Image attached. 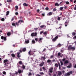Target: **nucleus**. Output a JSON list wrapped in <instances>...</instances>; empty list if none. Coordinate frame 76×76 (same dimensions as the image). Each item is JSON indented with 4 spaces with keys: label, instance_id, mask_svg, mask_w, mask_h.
Segmentation results:
<instances>
[{
    "label": "nucleus",
    "instance_id": "36",
    "mask_svg": "<svg viewBox=\"0 0 76 76\" xmlns=\"http://www.w3.org/2000/svg\"><path fill=\"white\" fill-rule=\"evenodd\" d=\"M48 63H50V62H51V60H48L47 61Z\"/></svg>",
    "mask_w": 76,
    "mask_h": 76
},
{
    "label": "nucleus",
    "instance_id": "62",
    "mask_svg": "<svg viewBox=\"0 0 76 76\" xmlns=\"http://www.w3.org/2000/svg\"><path fill=\"white\" fill-rule=\"evenodd\" d=\"M36 76H41L39 75H36Z\"/></svg>",
    "mask_w": 76,
    "mask_h": 76
},
{
    "label": "nucleus",
    "instance_id": "47",
    "mask_svg": "<svg viewBox=\"0 0 76 76\" xmlns=\"http://www.w3.org/2000/svg\"><path fill=\"white\" fill-rule=\"evenodd\" d=\"M65 60H66V58H63V59H62V61H64Z\"/></svg>",
    "mask_w": 76,
    "mask_h": 76
},
{
    "label": "nucleus",
    "instance_id": "30",
    "mask_svg": "<svg viewBox=\"0 0 76 76\" xmlns=\"http://www.w3.org/2000/svg\"><path fill=\"white\" fill-rule=\"evenodd\" d=\"M63 7H61L60 8V10H63Z\"/></svg>",
    "mask_w": 76,
    "mask_h": 76
},
{
    "label": "nucleus",
    "instance_id": "32",
    "mask_svg": "<svg viewBox=\"0 0 76 76\" xmlns=\"http://www.w3.org/2000/svg\"><path fill=\"white\" fill-rule=\"evenodd\" d=\"M66 4H69V3H70L69 2L67 1L66 2Z\"/></svg>",
    "mask_w": 76,
    "mask_h": 76
},
{
    "label": "nucleus",
    "instance_id": "55",
    "mask_svg": "<svg viewBox=\"0 0 76 76\" xmlns=\"http://www.w3.org/2000/svg\"><path fill=\"white\" fill-rule=\"evenodd\" d=\"M42 15L43 16H45V14L44 13L43 14H42Z\"/></svg>",
    "mask_w": 76,
    "mask_h": 76
},
{
    "label": "nucleus",
    "instance_id": "20",
    "mask_svg": "<svg viewBox=\"0 0 76 76\" xmlns=\"http://www.w3.org/2000/svg\"><path fill=\"white\" fill-rule=\"evenodd\" d=\"M55 6H59V4H58V3H56L55 5Z\"/></svg>",
    "mask_w": 76,
    "mask_h": 76
},
{
    "label": "nucleus",
    "instance_id": "8",
    "mask_svg": "<svg viewBox=\"0 0 76 76\" xmlns=\"http://www.w3.org/2000/svg\"><path fill=\"white\" fill-rule=\"evenodd\" d=\"M17 54H18V57H20V53L18 52L17 53Z\"/></svg>",
    "mask_w": 76,
    "mask_h": 76
},
{
    "label": "nucleus",
    "instance_id": "15",
    "mask_svg": "<svg viewBox=\"0 0 76 76\" xmlns=\"http://www.w3.org/2000/svg\"><path fill=\"white\" fill-rule=\"evenodd\" d=\"M22 22H23V21L22 20H20L18 21V23H22Z\"/></svg>",
    "mask_w": 76,
    "mask_h": 76
},
{
    "label": "nucleus",
    "instance_id": "9",
    "mask_svg": "<svg viewBox=\"0 0 76 76\" xmlns=\"http://www.w3.org/2000/svg\"><path fill=\"white\" fill-rule=\"evenodd\" d=\"M61 74H62L61 72L60 71L58 72V75L59 76H61Z\"/></svg>",
    "mask_w": 76,
    "mask_h": 76
},
{
    "label": "nucleus",
    "instance_id": "53",
    "mask_svg": "<svg viewBox=\"0 0 76 76\" xmlns=\"http://www.w3.org/2000/svg\"><path fill=\"white\" fill-rule=\"evenodd\" d=\"M40 75H44V73L40 72Z\"/></svg>",
    "mask_w": 76,
    "mask_h": 76
},
{
    "label": "nucleus",
    "instance_id": "43",
    "mask_svg": "<svg viewBox=\"0 0 76 76\" xmlns=\"http://www.w3.org/2000/svg\"><path fill=\"white\" fill-rule=\"evenodd\" d=\"M72 35H76V33H72Z\"/></svg>",
    "mask_w": 76,
    "mask_h": 76
},
{
    "label": "nucleus",
    "instance_id": "42",
    "mask_svg": "<svg viewBox=\"0 0 76 76\" xmlns=\"http://www.w3.org/2000/svg\"><path fill=\"white\" fill-rule=\"evenodd\" d=\"M32 75V73H31V72H29L28 73V76H31V75Z\"/></svg>",
    "mask_w": 76,
    "mask_h": 76
},
{
    "label": "nucleus",
    "instance_id": "22",
    "mask_svg": "<svg viewBox=\"0 0 76 76\" xmlns=\"http://www.w3.org/2000/svg\"><path fill=\"white\" fill-rule=\"evenodd\" d=\"M19 73H22V71L20 70V69H19L18 70Z\"/></svg>",
    "mask_w": 76,
    "mask_h": 76
},
{
    "label": "nucleus",
    "instance_id": "16",
    "mask_svg": "<svg viewBox=\"0 0 76 76\" xmlns=\"http://www.w3.org/2000/svg\"><path fill=\"white\" fill-rule=\"evenodd\" d=\"M35 43V41L34 40H33L32 41V44H34Z\"/></svg>",
    "mask_w": 76,
    "mask_h": 76
},
{
    "label": "nucleus",
    "instance_id": "13",
    "mask_svg": "<svg viewBox=\"0 0 76 76\" xmlns=\"http://www.w3.org/2000/svg\"><path fill=\"white\" fill-rule=\"evenodd\" d=\"M25 42L26 44H28V43H29V40H26L25 41Z\"/></svg>",
    "mask_w": 76,
    "mask_h": 76
},
{
    "label": "nucleus",
    "instance_id": "57",
    "mask_svg": "<svg viewBox=\"0 0 76 76\" xmlns=\"http://www.w3.org/2000/svg\"><path fill=\"white\" fill-rule=\"evenodd\" d=\"M13 20H14V18H12L11 19V21H13Z\"/></svg>",
    "mask_w": 76,
    "mask_h": 76
},
{
    "label": "nucleus",
    "instance_id": "64",
    "mask_svg": "<svg viewBox=\"0 0 76 76\" xmlns=\"http://www.w3.org/2000/svg\"><path fill=\"white\" fill-rule=\"evenodd\" d=\"M74 67H75V68H76V64H75V65Z\"/></svg>",
    "mask_w": 76,
    "mask_h": 76
},
{
    "label": "nucleus",
    "instance_id": "12",
    "mask_svg": "<svg viewBox=\"0 0 76 76\" xmlns=\"http://www.w3.org/2000/svg\"><path fill=\"white\" fill-rule=\"evenodd\" d=\"M52 15V12H50L47 15L48 16H51V15Z\"/></svg>",
    "mask_w": 76,
    "mask_h": 76
},
{
    "label": "nucleus",
    "instance_id": "41",
    "mask_svg": "<svg viewBox=\"0 0 76 76\" xmlns=\"http://www.w3.org/2000/svg\"><path fill=\"white\" fill-rule=\"evenodd\" d=\"M12 25L15 26V23H12Z\"/></svg>",
    "mask_w": 76,
    "mask_h": 76
},
{
    "label": "nucleus",
    "instance_id": "50",
    "mask_svg": "<svg viewBox=\"0 0 76 76\" xmlns=\"http://www.w3.org/2000/svg\"><path fill=\"white\" fill-rule=\"evenodd\" d=\"M38 38H36L35 39V40L36 41H38Z\"/></svg>",
    "mask_w": 76,
    "mask_h": 76
},
{
    "label": "nucleus",
    "instance_id": "6",
    "mask_svg": "<svg viewBox=\"0 0 76 76\" xmlns=\"http://www.w3.org/2000/svg\"><path fill=\"white\" fill-rule=\"evenodd\" d=\"M69 61L66 60V61H65L64 64H67L68 63H69Z\"/></svg>",
    "mask_w": 76,
    "mask_h": 76
},
{
    "label": "nucleus",
    "instance_id": "38",
    "mask_svg": "<svg viewBox=\"0 0 76 76\" xmlns=\"http://www.w3.org/2000/svg\"><path fill=\"white\" fill-rule=\"evenodd\" d=\"M25 66L24 65H23V69H25Z\"/></svg>",
    "mask_w": 76,
    "mask_h": 76
},
{
    "label": "nucleus",
    "instance_id": "59",
    "mask_svg": "<svg viewBox=\"0 0 76 76\" xmlns=\"http://www.w3.org/2000/svg\"><path fill=\"white\" fill-rule=\"evenodd\" d=\"M7 2H10V0H7Z\"/></svg>",
    "mask_w": 76,
    "mask_h": 76
},
{
    "label": "nucleus",
    "instance_id": "19",
    "mask_svg": "<svg viewBox=\"0 0 76 76\" xmlns=\"http://www.w3.org/2000/svg\"><path fill=\"white\" fill-rule=\"evenodd\" d=\"M23 5L25 6H28V4H26V3H24L23 4Z\"/></svg>",
    "mask_w": 76,
    "mask_h": 76
},
{
    "label": "nucleus",
    "instance_id": "35",
    "mask_svg": "<svg viewBox=\"0 0 76 76\" xmlns=\"http://www.w3.org/2000/svg\"><path fill=\"white\" fill-rule=\"evenodd\" d=\"M42 39H43V38H41L39 39V41H41V40H42Z\"/></svg>",
    "mask_w": 76,
    "mask_h": 76
},
{
    "label": "nucleus",
    "instance_id": "1",
    "mask_svg": "<svg viewBox=\"0 0 76 76\" xmlns=\"http://www.w3.org/2000/svg\"><path fill=\"white\" fill-rule=\"evenodd\" d=\"M68 50H75V48L74 47H72V45H70L68 48Z\"/></svg>",
    "mask_w": 76,
    "mask_h": 76
},
{
    "label": "nucleus",
    "instance_id": "39",
    "mask_svg": "<svg viewBox=\"0 0 76 76\" xmlns=\"http://www.w3.org/2000/svg\"><path fill=\"white\" fill-rule=\"evenodd\" d=\"M15 14L16 15H18V14H19V13H18V12H17L15 13Z\"/></svg>",
    "mask_w": 76,
    "mask_h": 76
},
{
    "label": "nucleus",
    "instance_id": "3",
    "mask_svg": "<svg viewBox=\"0 0 76 76\" xmlns=\"http://www.w3.org/2000/svg\"><path fill=\"white\" fill-rule=\"evenodd\" d=\"M53 68L51 67L49 69V72H50V73H53Z\"/></svg>",
    "mask_w": 76,
    "mask_h": 76
},
{
    "label": "nucleus",
    "instance_id": "10",
    "mask_svg": "<svg viewBox=\"0 0 76 76\" xmlns=\"http://www.w3.org/2000/svg\"><path fill=\"white\" fill-rule=\"evenodd\" d=\"M9 63H5L4 64V66H6V67H7L8 66H9Z\"/></svg>",
    "mask_w": 76,
    "mask_h": 76
},
{
    "label": "nucleus",
    "instance_id": "60",
    "mask_svg": "<svg viewBox=\"0 0 76 76\" xmlns=\"http://www.w3.org/2000/svg\"><path fill=\"white\" fill-rule=\"evenodd\" d=\"M74 10H76V5H75V7L74 8Z\"/></svg>",
    "mask_w": 76,
    "mask_h": 76
},
{
    "label": "nucleus",
    "instance_id": "44",
    "mask_svg": "<svg viewBox=\"0 0 76 76\" xmlns=\"http://www.w3.org/2000/svg\"><path fill=\"white\" fill-rule=\"evenodd\" d=\"M53 57H54V56L52 55V56H50V58H53Z\"/></svg>",
    "mask_w": 76,
    "mask_h": 76
},
{
    "label": "nucleus",
    "instance_id": "52",
    "mask_svg": "<svg viewBox=\"0 0 76 76\" xmlns=\"http://www.w3.org/2000/svg\"><path fill=\"white\" fill-rule=\"evenodd\" d=\"M56 9L54 8V9H53V11H56Z\"/></svg>",
    "mask_w": 76,
    "mask_h": 76
},
{
    "label": "nucleus",
    "instance_id": "4",
    "mask_svg": "<svg viewBox=\"0 0 76 76\" xmlns=\"http://www.w3.org/2000/svg\"><path fill=\"white\" fill-rule=\"evenodd\" d=\"M1 39H4V41H6V37H4L3 36H1Z\"/></svg>",
    "mask_w": 76,
    "mask_h": 76
},
{
    "label": "nucleus",
    "instance_id": "51",
    "mask_svg": "<svg viewBox=\"0 0 76 76\" xmlns=\"http://www.w3.org/2000/svg\"><path fill=\"white\" fill-rule=\"evenodd\" d=\"M60 54H61V53H58V56H60Z\"/></svg>",
    "mask_w": 76,
    "mask_h": 76
},
{
    "label": "nucleus",
    "instance_id": "61",
    "mask_svg": "<svg viewBox=\"0 0 76 76\" xmlns=\"http://www.w3.org/2000/svg\"><path fill=\"white\" fill-rule=\"evenodd\" d=\"M18 72H16V73L15 74H16V75H18Z\"/></svg>",
    "mask_w": 76,
    "mask_h": 76
},
{
    "label": "nucleus",
    "instance_id": "18",
    "mask_svg": "<svg viewBox=\"0 0 76 76\" xmlns=\"http://www.w3.org/2000/svg\"><path fill=\"white\" fill-rule=\"evenodd\" d=\"M10 12L9 11H7V13L6 14V16H7V15H9V14Z\"/></svg>",
    "mask_w": 76,
    "mask_h": 76
},
{
    "label": "nucleus",
    "instance_id": "26",
    "mask_svg": "<svg viewBox=\"0 0 76 76\" xmlns=\"http://www.w3.org/2000/svg\"><path fill=\"white\" fill-rule=\"evenodd\" d=\"M26 49L25 48H23V51H26Z\"/></svg>",
    "mask_w": 76,
    "mask_h": 76
},
{
    "label": "nucleus",
    "instance_id": "2",
    "mask_svg": "<svg viewBox=\"0 0 76 76\" xmlns=\"http://www.w3.org/2000/svg\"><path fill=\"white\" fill-rule=\"evenodd\" d=\"M72 73H73V72L72 71H70L69 72H67L65 75L64 76H70V75H72Z\"/></svg>",
    "mask_w": 76,
    "mask_h": 76
},
{
    "label": "nucleus",
    "instance_id": "33",
    "mask_svg": "<svg viewBox=\"0 0 76 76\" xmlns=\"http://www.w3.org/2000/svg\"><path fill=\"white\" fill-rule=\"evenodd\" d=\"M12 57H15V54H12Z\"/></svg>",
    "mask_w": 76,
    "mask_h": 76
},
{
    "label": "nucleus",
    "instance_id": "5",
    "mask_svg": "<svg viewBox=\"0 0 76 76\" xmlns=\"http://www.w3.org/2000/svg\"><path fill=\"white\" fill-rule=\"evenodd\" d=\"M37 35V33H33L31 34V36L32 37H34V36H36Z\"/></svg>",
    "mask_w": 76,
    "mask_h": 76
},
{
    "label": "nucleus",
    "instance_id": "7",
    "mask_svg": "<svg viewBox=\"0 0 76 76\" xmlns=\"http://www.w3.org/2000/svg\"><path fill=\"white\" fill-rule=\"evenodd\" d=\"M58 38V37L57 36L55 38L53 39V41H56V39H57Z\"/></svg>",
    "mask_w": 76,
    "mask_h": 76
},
{
    "label": "nucleus",
    "instance_id": "37",
    "mask_svg": "<svg viewBox=\"0 0 76 76\" xmlns=\"http://www.w3.org/2000/svg\"><path fill=\"white\" fill-rule=\"evenodd\" d=\"M6 73V72L5 71H3V74H4V75H5Z\"/></svg>",
    "mask_w": 76,
    "mask_h": 76
},
{
    "label": "nucleus",
    "instance_id": "45",
    "mask_svg": "<svg viewBox=\"0 0 76 76\" xmlns=\"http://www.w3.org/2000/svg\"><path fill=\"white\" fill-rule=\"evenodd\" d=\"M58 46H59V47H61V45L60 44H59L58 45Z\"/></svg>",
    "mask_w": 76,
    "mask_h": 76
},
{
    "label": "nucleus",
    "instance_id": "58",
    "mask_svg": "<svg viewBox=\"0 0 76 76\" xmlns=\"http://www.w3.org/2000/svg\"><path fill=\"white\" fill-rule=\"evenodd\" d=\"M42 33H43V31L40 32V34H42Z\"/></svg>",
    "mask_w": 76,
    "mask_h": 76
},
{
    "label": "nucleus",
    "instance_id": "11",
    "mask_svg": "<svg viewBox=\"0 0 76 76\" xmlns=\"http://www.w3.org/2000/svg\"><path fill=\"white\" fill-rule=\"evenodd\" d=\"M68 68H71L72 67V64H70L68 66H67Z\"/></svg>",
    "mask_w": 76,
    "mask_h": 76
},
{
    "label": "nucleus",
    "instance_id": "25",
    "mask_svg": "<svg viewBox=\"0 0 76 76\" xmlns=\"http://www.w3.org/2000/svg\"><path fill=\"white\" fill-rule=\"evenodd\" d=\"M7 36H10V32H8L7 33Z\"/></svg>",
    "mask_w": 76,
    "mask_h": 76
},
{
    "label": "nucleus",
    "instance_id": "49",
    "mask_svg": "<svg viewBox=\"0 0 76 76\" xmlns=\"http://www.w3.org/2000/svg\"><path fill=\"white\" fill-rule=\"evenodd\" d=\"M58 20H60V17H58L57 19Z\"/></svg>",
    "mask_w": 76,
    "mask_h": 76
},
{
    "label": "nucleus",
    "instance_id": "54",
    "mask_svg": "<svg viewBox=\"0 0 76 76\" xmlns=\"http://www.w3.org/2000/svg\"><path fill=\"white\" fill-rule=\"evenodd\" d=\"M34 30H35V31H37V29H38V28H34Z\"/></svg>",
    "mask_w": 76,
    "mask_h": 76
},
{
    "label": "nucleus",
    "instance_id": "14",
    "mask_svg": "<svg viewBox=\"0 0 76 76\" xmlns=\"http://www.w3.org/2000/svg\"><path fill=\"white\" fill-rule=\"evenodd\" d=\"M8 61V60L7 59H5L4 61V63H6Z\"/></svg>",
    "mask_w": 76,
    "mask_h": 76
},
{
    "label": "nucleus",
    "instance_id": "34",
    "mask_svg": "<svg viewBox=\"0 0 76 76\" xmlns=\"http://www.w3.org/2000/svg\"><path fill=\"white\" fill-rule=\"evenodd\" d=\"M44 26H45L43 25H42V26H40V28H42L43 27H44Z\"/></svg>",
    "mask_w": 76,
    "mask_h": 76
},
{
    "label": "nucleus",
    "instance_id": "56",
    "mask_svg": "<svg viewBox=\"0 0 76 76\" xmlns=\"http://www.w3.org/2000/svg\"><path fill=\"white\" fill-rule=\"evenodd\" d=\"M46 10H48V8L47 7L45 8Z\"/></svg>",
    "mask_w": 76,
    "mask_h": 76
},
{
    "label": "nucleus",
    "instance_id": "24",
    "mask_svg": "<svg viewBox=\"0 0 76 76\" xmlns=\"http://www.w3.org/2000/svg\"><path fill=\"white\" fill-rule=\"evenodd\" d=\"M60 63L61 66H63V61H61Z\"/></svg>",
    "mask_w": 76,
    "mask_h": 76
},
{
    "label": "nucleus",
    "instance_id": "63",
    "mask_svg": "<svg viewBox=\"0 0 76 76\" xmlns=\"http://www.w3.org/2000/svg\"><path fill=\"white\" fill-rule=\"evenodd\" d=\"M74 3H76V1H74Z\"/></svg>",
    "mask_w": 76,
    "mask_h": 76
},
{
    "label": "nucleus",
    "instance_id": "27",
    "mask_svg": "<svg viewBox=\"0 0 76 76\" xmlns=\"http://www.w3.org/2000/svg\"><path fill=\"white\" fill-rule=\"evenodd\" d=\"M1 21H4V18H2L1 19Z\"/></svg>",
    "mask_w": 76,
    "mask_h": 76
},
{
    "label": "nucleus",
    "instance_id": "21",
    "mask_svg": "<svg viewBox=\"0 0 76 76\" xmlns=\"http://www.w3.org/2000/svg\"><path fill=\"white\" fill-rule=\"evenodd\" d=\"M15 8H16V9H15V10H18V6H15Z\"/></svg>",
    "mask_w": 76,
    "mask_h": 76
},
{
    "label": "nucleus",
    "instance_id": "46",
    "mask_svg": "<svg viewBox=\"0 0 76 76\" xmlns=\"http://www.w3.org/2000/svg\"><path fill=\"white\" fill-rule=\"evenodd\" d=\"M16 25H17V26H19V24H18V23H16Z\"/></svg>",
    "mask_w": 76,
    "mask_h": 76
},
{
    "label": "nucleus",
    "instance_id": "29",
    "mask_svg": "<svg viewBox=\"0 0 76 76\" xmlns=\"http://www.w3.org/2000/svg\"><path fill=\"white\" fill-rule=\"evenodd\" d=\"M55 66H56V67H58V64H56L55 65Z\"/></svg>",
    "mask_w": 76,
    "mask_h": 76
},
{
    "label": "nucleus",
    "instance_id": "48",
    "mask_svg": "<svg viewBox=\"0 0 76 76\" xmlns=\"http://www.w3.org/2000/svg\"><path fill=\"white\" fill-rule=\"evenodd\" d=\"M43 34L45 35H46V34H47V32L46 31H45V32H44Z\"/></svg>",
    "mask_w": 76,
    "mask_h": 76
},
{
    "label": "nucleus",
    "instance_id": "23",
    "mask_svg": "<svg viewBox=\"0 0 76 76\" xmlns=\"http://www.w3.org/2000/svg\"><path fill=\"white\" fill-rule=\"evenodd\" d=\"M65 26H67V24H68V23H67V22H65Z\"/></svg>",
    "mask_w": 76,
    "mask_h": 76
},
{
    "label": "nucleus",
    "instance_id": "28",
    "mask_svg": "<svg viewBox=\"0 0 76 76\" xmlns=\"http://www.w3.org/2000/svg\"><path fill=\"white\" fill-rule=\"evenodd\" d=\"M45 58L44 57H42V60H45Z\"/></svg>",
    "mask_w": 76,
    "mask_h": 76
},
{
    "label": "nucleus",
    "instance_id": "40",
    "mask_svg": "<svg viewBox=\"0 0 76 76\" xmlns=\"http://www.w3.org/2000/svg\"><path fill=\"white\" fill-rule=\"evenodd\" d=\"M19 64H22V62L21 61H20L19 62Z\"/></svg>",
    "mask_w": 76,
    "mask_h": 76
},
{
    "label": "nucleus",
    "instance_id": "17",
    "mask_svg": "<svg viewBox=\"0 0 76 76\" xmlns=\"http://www.w3.org/2000/svg\"><path fill=\"white\" fill-rule=\"evenodd\" d=\"M44 62H42V63L40 65V66H42L44 65Z\"/></svg>",
    "mask_w": 76,
    "mask_h": 76
},
{
    "label": "nucleus",
    "instance_id": "31",
    "mask_svg": "<svg viewBox=\"0 0 76 76\" xmlns=\"http://www.w3.org/2000/svg\"><path fill=\"white\" fill-rule=\"evenodd\" d=\"M31 52H32V51H31V50H30V51L28 52V54H29L30 56H31Z\"/></svg>",
    "mask_w": 76,
    "mask_h": 76
}]
</instances>
